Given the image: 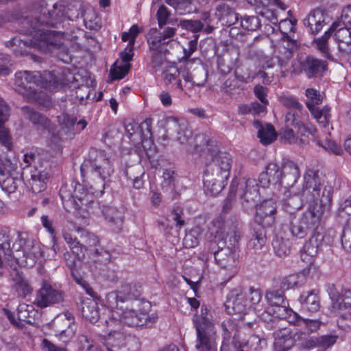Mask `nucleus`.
Listing matches in <instances>:
<instances>
[{
    "mask_svg": "<svg viewBox=\"0 0 351 351\" xmlns=\"http://www.w3.org/2000/svg\"><path fill=\"white\" fill-rule=\"evenodd\" d=\"M66 21L64 5L56 3L49 6L45 1L36 3L29 14L21 21L23 32L29 34L32 38L25 40L14 37L8 41L7 46L11 47L16 56L27 55L32 48L46 51L55 44V36L54 32L45 30V27L64 28Z\"/></svg>",
    "mask_w": 351,
    "mask_h": 351,
    "instance_id": "f257e3e1",
    "label": "nucleus"
},
{
    "mask_svg": "<svg viewBox=\"0 0 351 351\" xmlns=\"http://www.w3.org/2000/svg\"><path fill=\"white\" fill-rule=\"evenodd\" d=\"M304 179L302 195L309 202L308 209L291 227L292 234L299 238H303L308 231L319 226L324 215L330 210L332 193L330 187H326L321 192L317 171L307 170Z\"/></svg>",
    "mask_w": 351,
    "mask_h": 351,
    "instance_id": "f03ea898",
    "label": "nucleus"
},
{
    "mask_svg": "<svg viewBox=\"0 0 351 351\" xmlns=\"http://www.w3.org/2000/svg\"><path fill=\"white\" fill-rule=\"evenodd\" d=\"M63 237L71 250L76 254L79 259H84L87 255L96 263L105 265L110 261L109 252L98 245L99 239L93 233L77 228L75 234L64 231Z\"/></svg>",
    "mask_w": 351,
    "mask_h": 351,
    "instance_id": "7ed1b4c3",
    "label": "nucleus"
},
{
    "mask_svg": "<svg viewBox=\"0 0 351 351\" xmlns=\"http://www.w3.org/2000/svg\"><path fill=\"white\" fill-rule=\"evenodd\" d=\"M80 171L90 189L95 190V193H102L106 180L113 173L114 168L104 151L90 148L88 157L81 165Z\"/></svg>",
    "mask_w": 351,
    "mask_h": 351,
    "instance_id": "20e7f679",
    "label": "nucleus"
},
{
    "mask_svg": "<svg viewBox=\"0 0 351 351\" xmlns=\"http://www.w3.org/2000/svg\"><path fill=\"white\" fill-rule=\"evenodd\" d=\"M230 168V155L223 152L212 155L203 175L204 190L206 194L215 196L222 191L227 184Z\"/></svg>",
    "mask_w": 351,
    "mask_h": 351,
    "instance_id": "39448f33",
    "label": "nucleus"
},
{
    "mask_svg": "<svg viewBox=\"0 0 351 351\" xmlns=\"http://www.w3.org/2000/svg\"><path fill=\"white\" fill-rule=\"evenodd\" d=\"M106 324L108 334L105 337V345L108 351H137L140 348L138 338L127 334L118 319L109 318Z\"/></svg>",
    "mask_w": 351,
    "mask_h": 351,
    "instance_id": "423d86ee",
    "label": "nucleus"
},
{
    "mask_svg": "<svg viewBox=\"0 0 351 351\" xmlns=\"http://www.w3.org/2000/svg\"><path fill=\"white\" fill-rule=\"evenodd\" d=\"M332 34H334L341 55L345 57L350 55L351 53V29L342 26L341 22L333 23L324 36L315 40L317 49L323 56L330 59L332 56L328 45V40Z\"/></svg>",
    "mask_w": 351,
    "mask_h": 351,
    "instance_id": "0eeeda50",
    "label": "nucleus"
},
{
    "mask_svg": "<svg viewBox=\"0 0 351 351\" xmlns=\"http://www.w3.org/2000/svg\"><path fill=\"white\" fill-rule=\"evenodd\" d=\"M19 245L16 250L17 254L13 256L14 260L19 264H24L32 267L43 256L44 246L38 241L31 238L27 232H19L16 243Z\"/></svg>",
    "mask_w": 351,
    "mask_h": 351,
    "instance_id": "6e6552de",
    "label": "nucleus"
},
{
    "mask_svg": "<svg viewBox=\"0 0 351 351\" xmlns=\"http://www.w3.org/2000/svg\"><path fill=\"white\" fill-rule=\"evenodd\" d=\"M196 327L199 343L196 347L199 351H216L211 335L214 333L213 316L210 310L202 306L199 313H197L193 319Z\"/></svg>",
    "mask_w": 351,
    "mask_h": 351,
    "instance_id": "1a4fd4ad",
    "label": "nucleus"
},
{
    "mask_svg": "<svg viewBox=\"0 0 351 351\" xmlns=\"http://www.w3.org/2000/svg\"><path fill=\"white\" fill-rule=\"evenodd\" d=\"M16 90L28 101L38 99V89L45 88V82L39 71H21L15 73Z\"/></svg>",
    "mask_w": 351,
    "mask_h": 351,
    "instance_id": "9d476101",
    "label": "nucleus"
},
{
    "mask_svg": "<svg viewBox=\"0 0 351 351\" xmlns=\"http://www.w3.org/2000/svg\"><path fill=\"white\" fill-rule=\"evenodd\" d=\"M110 318L118 319L121 326L124 324L129 327L142 328L151 326L156 322L158 317L154 314L149 315L146 313L126 308L114 311Z\"/></svg>",
    "mask_w": 351,
    "mask_h": 351,
    "instance_id": "9b49d317",
    "label": "nucleus"
},
{
    "mask_svg": "<svg viewBox=\"0 0 351 351\" xmlns=\"http://www.w3.org/2000/svg\"><path fill=\"white\" fill-rule=\"evenodd\" d=\"M175 34V29L173 27H167L164 29L162 33L159 32L156 28H151L147 34V39L149 45V48L152 51V60L155 62L156 59L160 58V53L164 50V53H169V51L165 49H162V47L168 45L170 41H167L173 37Z\"/></svg>",
    "mask_w": 351,
    "mask_h": 351,
    "instance_id": "f8f14e48",
    "label": "nucleus"
},
{
    "mask_svg": "<svg viewBox=\"0 0 351 351\" xmlns=\"http://www.w3.org/2000/svg\"><path fill=\"white\" fill-rule=\"evenodd\" d=\"M280 103L287 108L289 109L285 116V123L289 125H295L301 131L302 134L306 131V127L301 122L300 117L302 110V105L298 99L289 94H282L278 99Z\"/></svg>",
    "mask_w": 351,
    "mask_h": 351,
    "instance_id": "ddd939ff",
    "label": "nucleus"
},
{
    "mask_svg": "<svg viewBox=\"0 0 351 351\" xmlns=\"http://www.w3.org/2000/svg\"><path fill=\"white\" fill-rule=\"evenodd\" d=\"M305 95L308 99L306 106L312 115L322 126L326 127L330 117V108L325 106L319 110L315 106V105L322 102V97L320 93L314 88H309L306 90Z\"/></svg>",
    "mask_w": 351,
    "mask_h": 351,
    "instance_id": "4468645a",
    "label": "nucleus"
},
{
    "mask_svg": "<svg viewBox=\"0 0 351 351\" xmlns=\"http://www.w3.org/2000/svg\"><path fill=\"white\" fill-rule=\"evenodd\" d=\"M63 300V292L53 288L47 281L43 280L34 303L43 308L60 304Z\"/></svg>",
    "mask_w": 351,
    "mask_h": 351,
    "instance_id": "2eb2a0df",
    "label": "nucleus"
},
{
    "mask_svg": "<svg viewBox=\"0 0 351 351\" xmlns=\"http://www.w3.org/2000/svg\"><path fill=\"white\" fill-rule=\"evenodd\" d=\"M215 259L220 268L227 271L229 278L237 272L238 254L234 248H221L215 253Z\"/></svg>",
    "mask_w": 351,
    "mask_h": 351,
    "instance_id": "dca6fc26",
    "label": "nucleus"
},
{
    "mask_svg": "<svg viewBox=\"0 0 351 351\" xmlns=\"http://www.w3.org/2000/svg\"><path fill=\"white\" fill-rule=\"evenodd\" d=\"M277 210L276 200L265 199L256 206L255 219L263 227H269L275 222V215Z\"/></svg>",
    "mask_w": 351,
    "mask_h": 351,
    "instance_id": "f3484780",
    "label": "nucleus"
},
{
    "mask_svg": "<svg viewBox=\"0 0 351 351\" xmlns=\"http://www.w3.org/2000/svg\"><path fill=\"white\" fill-rule=\"evenodd\" d=\"M36 314V312L34 310V308L31 304H27L25 303L20 304L17 308L16 317L15 315L8 311L6 312V315L10 322L16 327L19 328H22L24 326V322L32 324L34 321V317Z\"/></svg>",
    "mask_w": 351,
    "mask_h": 351,
    "instance_id": "a211bd4d",
    "label": "nucleus"
},
{
    "mask_svg": "<svg viewBox=\"0 0 351 351\" xmlns=\"http://www.w3.org/2000/svg\"><path fill=\"white\" fill-rule=\"evenodd\" d=\"M75 80L71 69L62 67L59 71H53L49 80L45 82V88L50 91H56L59 88L73 84Z\"/></svg>",
    "mask_w": 351,
    "mask_h": 351,
    "instance_id": "6ab92c4d",
    "label": "nucleus"
},
{
    "mask_svg": "<svg viewBox=\"0 0 351 351\" xmlns=\"http://www.w3.org/2000/svg\"><path fill=\"white\" fill-rule=\"evenodd\" d=\"M225 306L230 314H239L246 311L248 307V302L241 288L234 289L229 293Z\"/></svg>",
    "mask_w": 351,
    "mask_h": 351,
    "instance_id": "aec40b11",
    "label": "nucleus"
},
{
    "mask_svg": "<svg viewBox=\"0 0 351 351\" xmlns=\"http://www.w3.org/2000/svg\"><path fill=\"white\" fill-rule=\"evenodd\" d=\"M322 240L323 237L320 234L316 233L305 243L301 252V259L308 265L311 266L314 263Z\"/></svg>",
    "mask_w": 351,
    "mask_h": 351,
    "instance_id": "412c9836",
    "label": "nucleus"
},
{
    "mask_svg": "<svg viewBox=\"0 0 351 351\" xmlns=\"http://www.w3.org/2000/svg\"><path fill=\"white\" fill-rule=\"evenodd\" d=\"M282 176V169L276 163L271 162L260 174L258 181L263 188L269 187L271 184L281 185Z\"/></svg>",
    "mask_w": 351,
    "mask_h": 351,
    "instance_id": "4be33fe9",
    "label": "nucleus"
},
{
    "mask_svg": "<svg viewBox=\"0 0 351 351\" xmlns=\"http://www.w3.org/2000/svg\"><path fill=\"white\" fill-rule=\"evenodd\" d=\"M12 289L16 292L19 297L23 298L29 295L34 291L30 280L23 272L14 269L11 274Z\"/></svg>",
    "mask_w": 351,
    "mask_h": 351,
    "instance_id": "5701e85b",
    "label": "nucleus"
},
{
    "mask_svg": "<svg viewBox=\"0 0 351 351\" xmlns=\"http://www.w3.org/2000/svg\"><path fill=\"white\" fill-rule=\"evenodd\" d=\"M82 317L90 323H97L100 318V309L97 301L93 298H84L78 305Z\"/></svg>",
    "mask_w": 351,
    "mask_h": 351,
    "instance_id": "b1692460",
    "label": "nucleus"
},
{
    "mask_svg": "<svg viewBox=\"0 0 351 351\" xmlns=\"http://www.w3.org/2000/svg\"><path fill=\"white\" fill-rule=\"evenodd\" d=\"M239 195L246 202L254 203L259 197L258 183L255 179L249 178L240 182Z\"/></svg>",
    "mask_w": 351,
    "mask_h": 351,
    "instance_id": "393cba45",
    "label": "nucleus"
},
{
    "mask_svg": "<svg viewBox=\"0 0 351 351\" xmlns=\"http://www.w3.org/2000/svg\"><path fill=\"white\" fill-rule=\"evenodd\" d=\"M49 178V173L47 171L34 168L31 171L27 186L30 187L32 193H39L46 189Z\"/></svg>",
    "mask_w": 351,
    "mask_h": 351,
    "instance_id": "a878e982",
    "label": "nucleus"
},
{
    "mask_svg": "<svg viewBox=\"0 0 351 351\" xmlns=\"http://www.w3.org/2000/svg\"><path fill=\"white\" fill-rule=\"evenodd\" d=\"M121 298V303L126 301L137 300L142 293L141 285L136 282H122L118 289Z\"/></svg>",
    "mask_w": 351,
    "mask_h": 351,
    "instance_id": "bb28decb",
    "label": "nucleus"
},
{
    "mask_svg": "<svg viewBox=\"0 0 351 351\" xmlns=\"http://www.w3.org/2000/svg\"><path fill=\"white\" fill-rule=\"evenodd\" d=\"M21 111L24 117L32 122V124L36 125L38 129L41 128L47 130L51 129V121L39 112L29 106L23 107Z\"/></svg>",
    "mask_w": 351,
    "mask_h": 351,
    "instance_id": "cd10ccee",
    "label": "nucleus"
},
{
    "mask_svg": "<svg viewBox=\"0 0 351 351\" xmlns=\"http://www.w3.org/2000/svg\"><path fill=\"white\" fill-rule=\"evenodd\" d=\"M307 132L308 130L306 128V131L303 132L304 134H302L301 131L298 130V128L295 127V124L288 125L286 123V128L280 132V136L285 143L301 145L305 143L306 140L304 137L306 136Z\"/></svg>",
    "mask_w": 351,
    "mask_h": 351,
    "instance_id": "c85d7f7f",
    "label": "nucleus"
},
{
    "mask_svg": "<svg viewBox=\"0 0 351 351\" xmlns=\"http://www.w3.org/2000/svg\"><path fill=\"white\" fill-rule=\"evenodd\" d=\"M104 210L103 216L110 223L112 230L116 232H120L123 224V211L109 206H107Z\"/></svg>",
    "mask_w": 351,
    "mask_h": 351,
    "instance_id": "c756f323",
    "label": "nucleus"
},
{
    "mask_svg": "<svg viewBox=\"0 0 351 351\" xmlns=\"http://www.w3.org/2000/svg\"><path fill=\"white\" fill-rule=\"evenodd\" d=\"M281 169L282 173L281 185L285 184L286 187L292 186L300 176L298 165L289 161L285 162Z\"/></svg>",
    "mask_w": 351,
    "mask_h": 351,
    "instance_id": "7c9ffc66",
    "label": "nucleus"
},
{
    "mask_svg": "<svg viewBox=\"0 0 351 351\" xmlns=\"http://www.w3.org/2000/svg\"><path fill=\"white\" fill-rule=\"evenodd\" d=\"M294 344V339L291 336L290 330L283 328L275 332L274 347L276 350L285 351Z\"/></svg>",
    "mask_w": 351,
    "mask_h": 351,
    "instance_id": "2f4dec72",
    "label": "nucleus"
},
{
    "mask_svg": "<svg viewBox=\"0 0 351 351\" xmlns=\"http://www.w3.org/2000/svg\"><path fill=\"white\" fill-rule=\"evenodd\" d=\"M326 16L324 13L319 10H313L304 19V23L308 27L313 34L318 33L323 27L325 23Z\"/></svg>",
    "mask_w": 351,
    "mask_h": 351,
    "instance_id": "473e14b6",
    "label": "nucleus"
},
{
    "mask_svg": "<svg viewBox=\"0 0 351 351\" xmlns=\"http://www.w3.org/2000/svg\"><path fill=\"white\" fill-rule=\"evenodd\" d=\"M56 336L63 342L67 341L74 335V331L66 319H56L53 323Z\"/></svg>",
    "mask_w": 351,
    "mask_h": 351,
    "instance_id": "72a5a7b5",
    "label": "nucleus"
},
{
    "mask_svg": "<svg viewBox=\"0 0 351 351\" xmlns=\"http://www.w3.org/2000/svg\"><path fill=\"white\" fill-rule=\"evenodd\" d=\"M73 188V199H75V205H73V209L76 210H81L83 208L84 204H87L90 198H93L91 194L88 193L84 189V186L80 183L74 180Z\"/></svg>",
    "mask_w": 351,
    "mask_h": 351,
    "instance_id": "f704fd0d",
    "label": "nucleus"
},
{
    "mask_svg": "<svg viewBox=\"0 0 351 351\" xmlns=\"http://www.w3.org/2000/svg\"><path fill=\"white\" fill-rule=\"evenodd\" d=\"M326 62L313 57L306 58L303 65L304 71L308 77L322 74L326 69Z\"/></svg>",
    "mask_w": 351,
    "mask_h": 351,
    "instance_id": "c9c22d12",
    "label": "nucleus"
},
{
    "mask_svg": "<svg viewBox=\"0 0 351 351\" xmlns=\"http://www.w3.org/2000/svg\"><path fill=\"white\" fill-rule=\"evenodd\" d=\"M300 302L302 308L309 313L317 312L319 309V300L314 291L303 293L300 297Z\"/></svg>",
    "mask_w": 351,
    "mask_h": 351,
    "instance_id": "e433bc0d",
    "label": "nucleus"
},
{
    "mask_svg": "<svg viewBox=\"0 0 351 351\" xmlns=\"http://www.w3.org/2000/svg\"><path fill=\"white\" fill-rule=\"evenodd\" d=\"M73 185L74 180H72L70 184L65 183L61 186L59 191L63 206L68 211L73 208V205H75V199H73L75 188H73Z\"/></svg>",
    "mask_w": 351,
    "mask_h": 351,
    "instance_id": "4c0bfd02",
    "label": "nucleus"
},
{
    "mask_svg": "<svg viewBox=\"0 0 351 351\" xmlns=\"http://www.w3.org/2000/svg\"><path fill=\"white\" fill-rule=\"evenodd\" d=\"M254 125L258 129V136L263 144H270L276 139V133L272 125L269 124L263 125L258 121H255Z\"/></svg>",
    "mask_w": 351,
    "mask_h": 351,
    "instance_id": "58836bf2",
    "label": "nucleus"
},
{
    "mask_svg": "<svg viewBox=\"0 0 351 351\" xmlns=\"http://www.w3.org/2000/svg\"><path fill=\"white\" fill-rule=\"evenodd\" d=\"M10 230L7 227L0 228V250L3 252L5 258L8 260L12 259L14 255L10 247Z\"/></svg>",
    "mask_w": 351,
    "mask_h": 351,
    "instance_id": "ea45409f",
    "label": "nucleus"
},
{
    "mask_svg": "<svg viewBox=\"0 0 351 351\" xmlns=\"http://www.w3.org/2000/svg\"><path fill=\"white\" fill-rule=\"evenodd\" d=\"M58 122L60 126L61 130L64 134L71 136L75 134V123L77 118L68 113L63 112L57 117Z\"/></svg>",
    "mask_w": 351,
    "mask_h": 351,
    "instance_id": "a19ab883",
    "label": "nucleus"
},
{
    "mask_svg": "<svg viewBox=\"0 0 351 351\" xmlns=\"http://www.w3.org/2000/svg\"><path fill=\"white\" fill-rule=\"evenodd\" d=\"M257 69L258 67L252 64L244 65L235 71V76L242 82H252L256 76Z\"/></svg>",
    "mask_w": 351,
    "mask_h": 351,
    "instance_id": "79ce46f5",
    "label": "nucleus"
},
{
    "mask_svg": "<svg viewBox=\"0 0 351 351\" xmlns=\"http://www.w3.org/2000/svg\"><path fill=\"white\" fill-rule=\"evenodd\" d=\"M267 312L271 314L274 317L287 319L290 323H292L290 319H294V314H298L293 311L292 309L287 308L285 303L274 307H269L267 309Z\"/></svg>",
    "mask_w": 351,
    "mask_h": 351,
    "instance_id": "37998d69",
    "label": "nucleus"
},
{
    "mask_svg": "<svg viewBox=\"0 0 351 351\" xmlns=\"http://www.w3.org/2000/svg\"><path fill=\"white\" fill-rule=\"evenodd\" d=\"M175 171L171 169H166L163 172V181L161 184L164 192L169 193L172 199L176 197V182Z\"/></svg>",
    "mask_w": 351,
    "mask_h": 351,
    "instance_id": "c03bdc74",
    "label": "nucleus"
},
{
    "mask_svg": "<svg viewBox=\"0 0 351 351\" xmlns=\"http://www.w3.org/2000/svg\"><path fill=\"white\" fill-rule=\"evenodd\" d=\"M144 125H146V127H147L146 130H147V132L149 134V135L151 136L152 135L151 129L149 128L148 121L147 120L145 121V123H143L141 125H139L138 123H135V122L129 123L128 124H125V130L126 135L130 140H132L133 136L137 133L139 134V136L141 138H146L147 134H145L143 132V128Z\"/></svg>",
    "mask_w": 351,
    "mask_h": 351,
    "instance_id": "a18cd8bd",
    "label": "nucleus"
},
{
    "mask_svg": "<svg viewBox=\"0 0 351 351\" xmlns=\"http://www.w3.org/2000/svg\"><path fill=\"white\" fill-rule=\"evenodd\" d=\"M21 174H15L10 176L0 177V184L3 191L8 193L16 191L19 184L21 182Z\"/></svg>",
    "mask_w": 351,
    "mask_h": 351,
    "instance_id": "49530a36",
    "label": "nucleus"
},
{
    "mask_svg": "<svg viewBox=\"0 0 351 351\" xmlns=\"http://www.w3.org/2000/svg\"><path fill=\"white\" fill-rule=\"evenodd\" d=\"M290 320L293 324L304 327L310 332L317 330L320 326V322L319 320L302 318L298 314H294V319Z\"/></svg>",
    "mask_w": 351,
    "mask_h": 351,
    "instance_id": "de8ad7c7",
    "label": "nucleus"
},
{
    "mask_svg": "<svg viewBox=\"0 0 351 351\" xmlns=\"http://www.w3.org/2000/svg\"><path fill=\"white\" fill-rule=\"evenodd\" d=\"M216 14L220 20L223 21L226 23L230 25L234 23V20H237V17L234 11L226 4H222L217 7Z\"/></svg>",
    "mask_w": 351,
    "mask_h": 351,
    "instance_id": "09e8293b",
    "label": "nucleus"
},
{
    "mask_svg": "<svg viewBox=\"0 0 351 351\" xmlns=\"http://www.w3.org/2000/svg\"><path fill=\"white\" fill-rule=\"evenodd\" d=\"M265 298L267 302L271 306L274 307L276 306L285 304L284 292L281 289L269 290L265 294Z\"/></svg>",
    "mask_w": 351,
    "mask_h": 351,
    "instance_id": "8fccbe9b",
    "label": "nucleus"
},
{
    "mask_svg": "<svg viewBox=\"0 0 351 351\" xmlns=\"http://www.w3.org/2000/svg\"><path fill=\"white\" fill-rule=\"evenodd\" d=\"M85 25L90 29H97L100 27L95 11L93 9H87L84 11L82 14Z\"/></svg>",
    "mask_w": 351,
    "mask_h": 351,
    "instance_id": "3c124183",
    "label": "nucleus"
},
{
    "mask_svg": "<svg viewBox=\"0 0 351 351\" xmlns=\"http://www.w3.org/2000/svg\"><path fill=\"white\" fill-rule=\"evenodd\" d=\"M199 234L200 229L199 227H195L186 232L183 239V245L184 247L193 248L195 247L199 242Z\"/></svg>",
    "mask_w": 351,
    "mask_h": 351,
    "instance_id": "603ef678",
    "label": "nucleus"
},
{
    "mask_svg": "<svg viewBox=\"0 0 351 351\" xmlns=\"http://www.w3.org/2000/svg\"><path fill=\"white\" fill-rule=\"evenodd\" d=\"M17 166L10 160L0 158V177L10 176L20 173L16 171Z\"/></svg>",
    "mask_w": 351,
    "mask_h": 351,
    "instance_id": "864d4df0",
    "label": "nucleus"
},
{
    "mask_svg": "<svg viewBox=\"0 0 351 351\" xmlns=\"http://www.w3.org/2000/svg\"><path fill=\"white\" fill-rule=\"evenodd\" d=\"M54 43L55 44L52 47H51L49 49L44 52L46 53L47 51H51L54 48L56 50V51L55 52L56 56L60 61L66 64L71 62L72 56L68 47L64 45H60L58 46V47H56V39L54 40Z\"/></svg>",
    "mask_w": 351,
    "mask_h": 351,
    "instance_id": "5fc2aeb1",
    "label": "nucleus"
},
{
    "mask_svg": "<svg viewBox=\"0 0 351 351\" xmlns=\"http://www.w3.org/2000/svg\"><path fill=\"white\" fill-rule=\"evenodd\" d=\"M83 13L82 5L80 2L69 5L67 9L65 8L66 24L69 25V21H73L77 19L80 16H82Z\"/></svg>",
    "mask_w": 351,
    "mask_h": 351,
    "instance_id": "6e6d98bb",
    "label": "nucleus"
},
{
    "mask_svg": "<svg viewBox=\"0 0 351 351\" xmlns=\"http://www.w3.org/2000/svg\"><path fill=\"white\" fill-rule=\"evenodd\" d=\"M106 206L104 204H101L99 202L95 201L93 198H90L89 202L87 204H84L81 210H86L93 215L99 216L104 215V210L106 209Z\"/></svg>",
    "mask_w": 351,
    "mask_h": 351,
    "instance_id": "4d7b16f0",
    "label": "nucleus"
},
{
    "mask_svg": "<svg viewBox=\"0 0 351 351\" xmlns=\"http://www.w3.org/2000/svg\"><path fill=\"white\" fill-rule=\"evenodd\" d=\"M302 276L299 274L290 275L282 280L279 289L284 292L298 286L302 281Z\"/></svg>",
    "mask_w": 351,
    "mask_h": 351,
    "instance_id": "13d9d810",
    "label": "nucleus"
},
{
    "mask_svg": "<svg viewBox=\"0 0 351 351\" xmlns=\"http://www.w3.org/2000/svg\"><path fill=\"white\" fill-rule=\"evenodd\" d=\"M214 226L217 228L216 234L222 239L225 238V236H228L230 234H234V241H237V236L235 235V231L231 230L229 227L228 222L224 221L223 219H219L214 222Z\"/></svg>",
    "mask_w": 351,
    "mask_h": 351,
    "instance_id": "bf43d9fd",
    "label": "nucleus"
},
{
    "mask_svg": "<svg viewBox=\"0 0 351 351\" xmlns=\"http://www.w3.org/2000/svg\"><path fill=\"white\" fill-rule=\"evenodd\" d=\"M178 122L179 130L177 131V141L180 143H184L191 136V131L189 128L188 123L184 120H177Z\"/></svg>",
    "mask_w": 351,
    "mask_h": 351,
    "instance_id": "052dcab7",
    "label": "nucleus"
},
{
    "mask_svg": "<svg viewBox=\"0 0 351 351\" xmlns=\"http://www.w3.org/2000/svg\"><path fill=\"white\" fill-rule=\"evenodd\" d=\"M272 244L276 255L279 257H285L290 252L288 241L276 238L273 241Z\"/></svg>",
    "mask_w": 351,
    "mask_h": 351,
    "instance_id": "680f3d73",
    "label": "nucleus"
},
{
    "mask_svg": "<svg viewBox=\"0 0 351 351\" xmlns=\"http://www.w3.org/2000/svg\"><path fill=\"white\" fill-rule=\"evenodd\" d=\"M333 307L339 309L351 307V291L345 290L333 302Z\"/></svg>",
    "mask_w": 351,
    "mask_h": 351,
    "instance_id": "e2e57ef3",
    "label": "nucleus"
},
{
    "mask_svg": "<svg viewBox=\"0 0 351 351\" xmlns=\"http://www.w3.org/2000/svg\"><path fill=\"white\" fill-rule=\"evenodd\" d=\"M120 295L118 289L111 291L106 295V302L109 308L114 311L123 309L121 306H119V302H121Z\"/></svg>",
    "mask_w": 351,
    "mask_h": 351,
    "instance_id": "0e129e2a",
    "label": "nucleus"
},
{
    "mask_svg": "<svg viewBox=\"0 0 351 351\" xmlns=\"http://www.w3.org/2000/svg\"><path fill=\"white\" fill-rule=\"evenodd\" d=\"M241 25L245 29L255 31L260 27L261 22L257 16H245L241 22Z\"/></svg>",
    "mask_w": 351,
    "mask_h": 351,
    "instance_id": "69168bd1",
    "label": "nucleus"
},
{
    "mask_svg": "<svg viewBox=\"0 0 351 351\" xmlns=\"http://www.w3.org/2000/svg\"><path fill=\"white\" fill-rule=\"evenodd\" d=\"M0 143L4 146L7 150L10 151L12 149V137L8 130L5 128L4 124L0 125Z\"/></svg>",
    "mask_w": 351,
    "mask_h": 351,
    "instance_id": "338daca9",
    "label": "nucleus"
},
{
    "mask_svg": "<svg viewBox=\"0 0 351 351\" xmlns=\"http://www.w3.org/2000/svg\"><path fill=\"white\" fill-rule=\"evenodd\" d=\"M130 68H131L130 64H125L122 66H116L110 72L112 79L113 80L123 79L128 74Z\"/></svg>",
    "mask_w": 351,
    "mask_h": 351,
    "instance_id": "774afa93",
    "label": "nucleus"
}]
</instances>
